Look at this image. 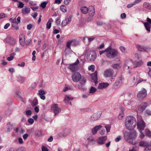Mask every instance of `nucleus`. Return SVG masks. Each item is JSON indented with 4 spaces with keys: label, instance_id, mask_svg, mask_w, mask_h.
<instances>
[{
    "label": "nucleus",
    "instance_id": "f257e3e1",
    "mask_svg": "<svg viewBox=\"0 0 151 151\" xmlns=\"http://www.w3.org/2000/svg\"><path fill=\"white\" fill-rule=\"evenodd\" d=\"M135 119L132 116H128L126 119L125 124L127 128L129 130H133L136 125Z\"/></svg>",
    "mask_w": 151,
    "mask_h": 151
},
{
    "label": "nucleus",
    "instance_id": "f03ea898",
    "mask_svg": "<svg viewBox=\"0 0 151 151\" xmlns=\"http://www.w3.org/2000/svg\"><path fill=\"white\" fill-rule=\"evenodd\" d=\"M72 80L75 82H79L80 84L82 85H84L86 82V79L83 77H82L81 75L78 72H75L71 76Z\"/></svg>",
    "mask_w": 151,
    "mask_h": 151
},
{
    "label": "nucleus",
    "instance_id": "7ed1b4c3",
    "mask_svg": "<svg viewBox=\"0 0 151 151\" xmlns=\"http://www.w3.org/2000/svg\"><path fill=\"white\" fill-rule=\"evenodd\" d=\"M107 52L106 53V56L108 58H113L117 56L119 53L115 49H112L111 47L109 46L106 48Z\"/></svg>",
    "mask_w": 151,
    "mask_h": 151
},
{
    "label": "nucleus",
    "instance_id": "20e7f679",
    "mask_svg": "<svg viewBox=\"0 0 151 151\" xmlns=\"http://www.w3.org/2000/svg\"><path fill=\"white\" fill-rule=\"evenodd\" d=\"M97 56L96 52L93 51H90L87 53V58L88 61H93Z\"/></svg>",
    "mask_w": 151,
    "mask_h": 151
},
{
    "label": "nucleus",
    "instance_id": "39448f33",
    "mask_svg": "<svg viewBox=\"0 0 151 151\" xmlns=\"http://www.w3.org/2000/svg\"><path fill=\"white\" fill-rule=\"evenodd\" d=\"M137 123V128L140 132H142L145 127V124L142 119H141L140 117H138Z\"/></svg>",
    "mask_w": 151,
    "mask_h": 151
},
{
    "label": "nucleus",
    "instance_id": "423d86ee",
    "mask_svg": "<svg viewBox=\"0 0 151 151\" xmlns=\"http://www.w3.org/2000/svg\"><path fill=\"white\" fill-rule=\"evenodd\" d=\"M79 63L78 59H77L76 61L74 63L70 64L69 65V68L72 72L76 71L78 69V67L77 66Z\"/></svg>",
    "mask_w": 151,
    "mask_h": 151
},
{
    "label": "nucleus",
    "instance_id": "0eeeda50",
    "mask_svg": "<svg viewBox=\"0 0 151 151\" xmlns=\"http://www.w3.org/2000/svg\"><path fill=\"white\" fill-rule=\"evenodd\" d=\"M51 110L56 115L61 111V109L59 107L57 104H54L51 106Z\"/></svg>",
    "mask_w": 151,
    "mask_h": 151
},
{
    "label": "nucleus",
    "instance_id": "6e6552de",
    "mask_svg": "<svg viewBox=\"0 0 151 151\" xmlns=\"http://www.w3.org/2000/svg\"><path fill=\"white\" fill-rule=\"evenodd\" d=\"M147 95V91L144 88L142 89L141 91H139L137 95L138 99H142L145 97Z\"/></svg>",
    "mask_w": 151,
    "mask_h": 151
},
{
    "label": "nucleus",
    "instance_id": "1a4fd4ad",
    "mask_svg": "<svg viewBox=\"0 0 151 151\" xmlns=\"http://www.w3.org/2000/svg\"><path fill=\"white\" fill-rule=\"evenodd\" d=\"M104 75L106 77H114V72L113 70L111 69H107L104 71Z\"/></svg>",
    "mask_w": 151,
    "mask_h": 151
},
{
    "label": "nucleus",
    "instance_id": "9d476101",
    "mask_svg": "<svg viewBox=\"0 0 151 151\" xmlns=\"http://www.w3.org/2000/svg\"><path fill=\"white\" fill-rule=\"evenodd\" d=\"M147 22H144L143 24L147 30L150 32L151 27V19L149 18H147Z\"/></svg>",
    "mask_w": 151,
    "mask_h": 151
},
{
    "label": "nucleus",
    "instance_id": "9b49d317",
    "mask_svg": "<svg viewBox=\"0 0 151 151\" xmlns=\"http://www.w3.org/2000/svg\"><path fill=\"white\" fill-rule=\"evenodd\" d=\"M147 106V103L146 102H142L139 105L138 109V111L142 112L144 111Z\"/></svg>",
    "mask_w": 151,
    "mask_h": 151
},
{
    "label": "nucleus",
    "instance_id": "f8f14e48",
    "mask_svg": "<svg viewBox=\"0 0 151 151\" xmlns=\"http://www.w3.org/2000/svg\"><path fill=\"white\" fill-rule=\"evenodd\" d=\"M148 143V142H139L140 146L146 147L145 149V151H150L149 149L147 147L150 146L151 144Z\"/></svg>",
    "mask_w": 151,
    "mask_h": 151
},
{
    "label": "nucleus",
    "instance_id": "ddd939ff",
    "mask_svg": "<svg viewBox=\"0 0 151 151\" xmlns=\"http://www.w3.org/2000/svg\"><path fill=\"white\" fill-rule=\"evenodd\" d=\"M25 38L23 34H20L19 36V41L20 45L22 46H24L25 44Z\"/></svg>",
    "mask_w": 151,
    "mask_h": 151
},
{
    "label": "nucleus",
    "instance_id": "4468645a",
    "mask_svg": "<svg viewBox=\"0 0 151 151\" xmlns=\"http://www.w3.org/2000/svg\"><path fill=\"white\" fill-rule=\"evenodd\" d=\"M10 20H12V27L14 28L16 30H18L19 29V27L18 26V22L16 21V19H10Z\"/></svg>",
    "mask_w": 151,
    "mask_h": 151
},
{
    "label": "nucleus",
    "instance_id": "2eb2a0df",
    "mask_svg": "<svg viewBox=\"0 0 151 151\" xmlns=\"http://www.w3.org/2000/svg\"><path fill=\"white\" fill-rule=\"evenodd\" d=\"M89 11L88 14L89 16L91 17H93L95 14V9L94 7L92 6H89Z\"/></svg>",
    "mask_w": 151,
    "mask_h": 151
},
{
    "label": "nucleus",
    "instance_id": "dca6fc26",
    "mask_svg": "<svg viewBox=\"0 0 151 151\" xmlns=\"http://www.w3.org/2000/svg\"><path fill=\"white\" fill-rule=\"evenodd\" d=\"M30 11V8L27 6H25L22 10V13L24 14H27L29 13Z\"/></svg>",
    "mask_w": 151,
    "mask_h": 151
},
{
    "label": "nucleus",
    "instance_id": "f3484780",
    "mask_svg": "<svg viewBox=\"0 0 151 151\" xmlns=\"http://www.w3.org/2000/svg\"><path fill=\"white\" fill-rule=\"evenodd\" d=\"M109 85V84L108 83H101L99 84L98 86V88L99 89H102L107 87Z\"/></svg>",
    "mask_w": 151,
    "mask_h": 151
},
{
    "label": "nucleus",
    "instance_id": "a211bd4d",
    "mask_svg": "<svg viewBox=\"0 0 151 151\" xmlns=\"http://www.w3.org/2000/svg\"><path fill=\"white\" fill-rule=\"evenodd\" d=\"M102 127L101 125L96 126L95 127L92 129V133L93 134H96L97 131Z\"/></svg>",
    "mask_w": 151,
    "mask_h": 151
},
{
    "label": "nucleus",
    "instance_id": "6ab92c4d",
    "mask_svg": "<svg viewBox=\"0 0 151 151\" xmlns=\"http://www.w3.org/2000/svg\"><path fill=\"white\" fill-rule=\"evenodd\" d=\"M132 134H130L129 132H126L124 133V137L126 141H128L131 139V137L132 135Z\"/></svg>",
    "mask_w": 151,
    "mask_h": 151
},
{
    "label": "nucleus",
    "instance_id": "aec40b11",
    "mask_svg": "<svg viewBox=\"0 0 151 151\" xmlns=\"http://www.w3.org/2000/svg\"><path fill=\"white\" fill-rule=\"evenodd\" d=\"M38 93L41 99L44 100L45 99V96H44L45 94V92L44 90H39Z\"/></svg>",
    "mask_w": 151,
    "mask_h": 151
},
{
    "label": "nucleus",
    "instance_id": "412c9836",
    "mask_svg": "<svg viewBox=\"0 0 151 151\" xmlns=\"http://www.w3.org/2000/svg\"><path fill=\"white\" fill-rule=\"evenodd\" d=\"M136 47L139 51L143 52L146 51V48L142 46L137 45L136 46Z\"/></svg>",
    "mask_w": 151,
    "mask_h": 151
},
{
    "label": "nucleus",
    "instance_id": "4be33fe9",
    "mask_svg": "<svg viewBox=\"0 0 151 151\" xmlns=\"http://www.w3.org/2000/svg\"><path fill=\"white\" fill-rule=\"evenodd\" d=\"M53 19L50 18L48 19L46 24V28L47 29H50L51 27V22H53Z\"/></svg>",
    "mask_w": 151,
    "mask_h": 151
},
{
    "label": "nucleus",
    "instance_id": "5701e85b",
    "mask_svg": "<svg viewBox=\"0 0 151 151\" xmlns=\"http://www.w3.org/2000/svg\"><path fill=\"white\" fill-rule=\"evenodd\" d=\"M143 64V62L142 60H140L138 62H135L134 63V67H137L141 66Z\"/></svg>",
    "mask_w": 151,
    "mask_h": 151
},
{
    "label": "nucleus",
    "instance_id": "b1692460",
    "mask_svg": "<svg viewBox=\"0 0 151 151\" xmlns=\"http://www.w3.org/2000/svg\"><path fill=\"white\" fill-rule=\"evenodd\" d=\"M91 77L92 80L94 81H96L97 78V71H95L91 75Z\"/></svg>",
    "mask_w": 151,
    "mask_h": 151
},
{
    "label": "nucleus",
    "instance_id": "393cba45",
    "mask_svg": "<svg viewBox=\"0 0 151 151\" xmlns=\"http://www.w3.org/2000/svg\"><path fill=\"white\" fill-rule=\"evenodd\" d=\"M81 9V12L83 14H86L88 12V9L85 6L82 7Z\"/></svg>",
    "mask_w": 151,
    "mask_h": 151
},
{
    "label": "nucleus",
    "instance_id": "a878e982",
    "mask_svg": "<svg viewBox=\"0 0 151 151\" xmlns=\"http://www.w3.org/2000/svg\"><path fill=\"white\" fill-rule=\"evenodd\" d=\"M16 55L15 52H13L10 55V57H8L7 58V60L10 61L12 60L14 58V56Z\"/></svg>",
    "mask_w": 151,
    "mask_h": 151
},
{
    "label": "nucleus",
    "instance_id": "bb28decb",
    "mask_svg": "<svg viewBox=\"0 0 151 151\" xmlns=\"http://www.w3.org/2000/svg\"><path fill=\"white\" fill-rule=\"evenodd\" d=\"M73 98L68 96H66L64 99L65 102V103H68L70 100H72Z\"/></svg>",
    "mask_w": 151,
    "mask_h": 151
},
{
    "label": "nucleus",
    "instance_id": "cd10ccee",
    "mask_svg": "<svg viewBox=\"0 0 151 151\" xmlns=\"http://www.w3.org/2000/svg\"><path fill=\"white\" fill-rule=\"evenodd\" d=\"M145 131L146 135L149 137H151V132L148 129H145Z\"/></svg>",
    "mask_w": 151,
    "mask_h": 151
},
{
    "label": "nucleus",
    "instance_id": "c85d7f7f",
    "mask_svg": "<svg viewBox=\"0 0 151 151\" xmlns=\"http://www.w3.org/2000/svg\"><path fill=\"white\" fill-rule=\"evenodd\" d=\"M143 7L147 9H150L151 8V5L148 3L145 2L143 4Z\"/></svg>",
    "mask_w": 151,
    "mask_h": 151
},
{
    "label": "nucleus",
    "instance_id": "c756f323",
    "mask_svg": "<svg viewBox=\"0 0 151 151\" xmlns=\"http://www.w3.org/2000/svg\"><path fill=\"white\" fill-rule=\"evenodd\" d=\"M60 9V10L63 12H65L67 11L65 5H62L61 6Z\"/></svg>",
    "mask_w": 151,
    "mask_h": 151
},
{
    "label": "nucleus",
    "instance_id": "7c9ffc66",
    "mask_svg": "<svg viewBox=\"0 0 151 151\" xmlns=\"http://www.w3.org/2000/svg\"><path fill=\"white\" fill-rule=\"evenodd\" d=\"M112 66L113 68L116 69H119L120 68V64H113Z\"/></svg>",
    "mask_w": 151,
    "mask_h": 151
},
{
    "label": "nucleus",
    "instance_id": "2f4dec72",
    "mask_svg": "<svg viewBox=\"0 0 151 151\" xmlns=\"http://www.w3.org/2000/svg\"><path fill=\"white\" fill-rule=\"evenodd\" d=\"M96 91V89L93 87H92L90 90L89 93H93L95 92Z\"/></svg>",
    "mask_w": 151,
    "mask_h": 151
},
{
    "label": "nucleus",
    "instance_id": "473e14b6",
    "mask_svg": "<svg viewBox=\"0 0 151 151\" xmlns=\"http://www.w3.org/2000/svg\"><path fill=\"white\" fill-rule=\"evenodd\" d=\"M105 127L106 129V132H110L111 128V125L109 124H107L105 126Z\"/></svg>",
    "mask_w": 151,
    "mask_h": 151
},
{
    "label": "nucleus",
    "instance_id": "72a5a7b5",
    "mask_svg": "<svg viewBox=\"0 0 151 151\" xmlns=\"http://www.w3.org/2000/svg\"><path fill=\"white\" fill-rule=\"evenodd\" d=\"M95 67L93 65H91L88 67V69L89 70H91L92 72L94 71Z\"/></svg>",
    "mask_w": 151,
    "mask_h": 151
},
{
    "label": "nucleus",
    "instance_id": "f704fd0d",
    "mask_svg": "<svg viewBox=\"0 0 151 151\" xmlns=\"http://www.w3.org/2000/svg\"><path fill=\"white\" fill-rule=\"evenodd\" d=\"M42 132L40 131H37L35 132V135L37 137H39L42 135Z\"/></svg>",
    "mask_w": 151,
    "mask_h": 151
},
{
    "label": "nucleus",
    "instance_id": "c9c22d12",
    "mask_svg": "<svg viewBox=\"0 0 151 151\" xmlns=\"http://www.w3.org/2000/svg\"><path fill=\"white\" fill-rule=\"evenodd\" d=\"M99 139L101 140V142H105L107 140V137L106 136H105L100 137Z\"/></svg>",
    "mask_w": 151,
    "mask_h": 151
},
{
    "label": "nucleus",
    "instance_id": "e433bc0d",
    "mask_svg": "<svg viewBox=\"0 0 151 151\" xmlns=\"http://www.w3.org/2000/svg\"><path fill=\"white\" fill-rule=\"evenodd\" d=\"M73 42V41L70 40V41H68L67 42V44H66V46H67V47H68V48L69 49H70V46L71 44Z\"/></svg>",
    "mask_w": 151,
    "mask_h": 151
},
{
    "label": "nucleus",
    "instance_id": "4c0bfd02",
    "mask_svg": "<svg viewBox=\"0 0 151 151\" xmlns=\"http://www.w3.org/2000/svg\"><path fill=\"white\" fill-rule=\"evenodd\" d=\"M18 2L19 3L18 5V8H22L24 7V4L22 2L20 1H18Z\"/></svg>",
    "mask_w": 151,
    "mask_h": 151
},
{
    "label": "nucleus",
    "instance_id": "58836bf2",
    "mask_svg": "<svg viewBox=\"0 0 151 151\" xmlns=\"http://www.w3.org/2000/svg\"><path fill=\"white\" fill-rule=\"evenodd\" d=\"M91 118L94 121L97 120L99 119V117L97 116V115L96 114L93 115Z\"/></svg>",
    "mask_w": 151,
    "mask_h": 151
},
{
    "label": "nucleus",
    "instance_id": "ea45409f",
    "mask_svg": "<svg viewBox=\"0 0 151 151\" xmlns=\"http://www.w3.org/2000/svg\"><path fill=\"white\" fill-rule=\"evenodd\" d=\"M25 149L23 147H21L19 148L16 151H25Z\"/></svg>",
    "mask_w": 151,
    "mask_h": 151
},
{
    "label": "nucleus",
    "instance_id": "a19ab883",
    "mask_svg": "<svg viewBox=\"0 0 151 151\" xmlns=\"http://www.w3.org/2000/svg\"><path fill=\"white\" fill-rule=\"evenodd\" d=\"M47 3L45 2H44L42 3L40 5V6L43 8H45L46 6Z\"/></svg>",
    "mask_w": 151,
    "mask_h": 151
},
{
    "label": "nucleus",
    "instance_id": "79ce46f5",
    "mask_svg": "<svg viewBox=\"0 0 151 151\" xmlns=\"http://www.w3.org/2000/svg\"><path fill=\"white\" fill-rule=\"evenodd\" d=\"M124 116V114L123 113L120 114L118 116V118L119 119H122Z\"/></svg>",
    "mask_w": 151,
    "mask_h": 151
},
{
    "label": "nucleus",
    "instance_id": "37998d69",
    "mask_svg": "<svg viewBox=\"0 0 151 151\" xmlns=\"http://www.w3.org/2000/svg\"><path fill=\"white\" fill-rule=\"evenodd\" d=\"M55 22L57 25H59L60 24V20L59 18H57L56 19Z\"/></svg>",
    "mask_w": 151,
    "mask_h": 151
},
{
    "label": "nucleus",
    "instance_id": "c03bdc74",
    "mask_svg": "<svg viewBox=\"0 0 151 151\" xmlns=\"http://www.w3.org/2000/svg\"><path fill=\"white\" fill-rule=\"evenodd\" d=\"M42 151H49L48 149L46 147L43 146L42 148Z\"/></svg>",
    "mask_w": 151,
    "mask_h": 151
},
{
    "label": "nucleus",
    "instance_id": "a18cd8bd",
    "mask_svg": "<svg viewBox=\"0 0 151 151\" xmlns=\"http://www.w3.org/2000/svg\"><path fill=\"white\" fill-rule=\"evenodd\" d=\"M37 13L36 12H35L33 13L32 14V16L35 19L36 18V17L37 16Z\"/></svg>",
    "mask_w": 151,
    "mask_h": 151
},
{
    "label": "nucleus",
    "instance_id": "49530a36",
    "mask_svg": "<svg viewBox=\"0 0 151 151\" xmlns=\"http://www.w3.org/2000/svg\"><path fill=\"white\" fill-rule=\"evenodd\" d=\"M122 137L121 136H118V137H116L115 139V140L116 142H118L121 140V139H122Z\"/></svg>",
    "mask_w": 151,
    "mask_h": 151
},
{
    "label": "nucleus",
    "instance_id": "de8ad7c7",
    "mask_svg": "<svg viewBox=\"0 0 151 151\" xmlns=\"http://www.w3.org/2000/svg\"><path fill=\"white\" fill-rule=\"evenodd\" d=\"M120 50L123 52H125V49L124 47L123 46H121L119 47Z\"/></svg>",
    "mask_w": 151,
    "mask_h": 151
},
{
    "label": "nucleus",
    "instance_id": "09e8293b",
    "mask_svg": "<svg viewBox=\"0 0 151 151\" xmlns=\"http://www.w3.org/2000/svg\"><path fill=\"white\" fill-rule=\"evenodd\" d=\"M107 51V50L106 48L105 50H102L101 51H99V54L100 55H101L103 53H104L105 52H106V53Z\"/></svg>",
    "mask_w": 151,
    "mask_h": 151
},
{
    "label": "nucleus",
    "instance_id": "8fccbe9b",
    "mask_svg": "<svg viewBox=\"0 0 151 151\" xmlns=\"http://www.w3.org/2000/svg\"><path fill=\"white\" fill-rule=\"evenodd\" d=\"M28 122L30 124H32L34 122V120L33 119L30 118L28 119Z\"/></svg>",
    "mask_w": 151,
    "mask_h": 151
},
{
    "label": "nucleus",
    "instance_id": "3c124183",
    "mask_svg": "<svg viewBox=\"0 0 151 151\" xmlns=\"http://www.w3.org/2000/svg\"><path fill=\"white\" fill-rule=\"evenodd\" d=\"M121 17L122 19L125 18L126 17V15L124 13L122 14L121 15Z\"/></svg>",
    "mask_w": 151,
    "mask_h": 151
},
{
    "label": "nucleus",
    "instance_id": "603ef678",
    "mask_svg": "<svg viewBox=\"0 0 151 151\" xmlns=\"http://www.w3.org/2000/svg\"><path fill=\"white\" fill-rule=\"evenodd\" d=\"M26 113L27 115H30L32 114V112L30 110H29L26 111Z\"/></svg>",
    "mask_w": 151,
    "mask_h": 151
},
{
    "label": "nucleus",
    "instance_id": "864d4df0",
    "mask_svg": "<svg viewBox=\"0 0 151 151\" xmlns=\"http://www.w3.org/2000/svg\"><path fill=\"white\" fill-rule=\"evenodd\" d=\"M5 17V15L4 14L1 13L0 14V18H3Z\"/></svg>",
    "mask_w": 151,
    "mask_h": 151
},
{
    "label": "nucleus",
    "instance_id": "5fc2aeb1",
    "mask_svg": "<svg viewBox=\"0 0 151 151\" xmlns=\"http://www.w3.org/2000/svg\"><path fill=\"white\" fill-rule=\"evenodd\" d=\"M104 43L102 44L101 45H100L98 47V49H101L103 48H104Z\"/></svg>",
    "mask_w": 151,
    "mask_h": 151
},
{
    "label": "nucleus",
    "instance_id": "6e6d98bb",
    "mask_svg": "<svg viewBox=\"0 0 151 151\" xmlns=\"http://www.w3.org/2000/svg\"><path fill=\"white\" fill-rule=\"evenodd\" d=\"M71 0H65L64 3L66 5H68Z\"/></svg>",
    "mask_w": 151,
    "mask_h": 151
},
{
    "label": "nucleus",
    "instance_id": "4d7b16f0",
    "mask_svg": "<svg viewBox=\"0 0 151 151\" xmlns=\"http://www.w3.org/2000/svg\"><path fill=\"white\" fill-rule=\"evenodd\" d=\"M142 1V0H135L134 3V4L140 3Z\"/></svg>",
    "mask_w": 151,
    "mask_h": 151
},
{
    "label": "nucleus",
    "instance_id": "13d9d810",
    "mask_svg": "<svg viewBox=\"0 0 151 151\" xmlns=\"http://www.w3.org/2000/svg\"><path fill=\"white\" fill-rule=\"evenodd\" d=\"M32 26L31 24H29L27 25V28L28 29L30 30L32 28Z\"/></svg>",
    "mask_w": 151,
    "mask_h": 151
},
{
    "label": "nucleus",
    "instance_id": "bf43d9fd",
    "mask_svg": "<svg viewBox=\"0 0 151 151\" xmlns=\"http://www.w3.org/2000/svg\"><path fill=\"white\" fill-rule=\"evenodd\" d=\"M32 104L33 106H36L38 102L37 101L35 100L33 101Z\"/></svg>",
    "mask_w": 151,
    "mask_h": 151
},
{
    "label": "nucleus",
    "instance_id": "052dcab7",
    "mask_svg": "<svg viewBox=\"0 0 151 151\" xmlns=\"http://www.w3.org/2000/svg\"><path fill=\"white\" fill-rule=\"evenodd\" d=\"M88 141H91L92 142L94 140L93 138L92 137H90L88 138Z\"/></svg>",
    "mask_w": 151,
    "mask_h": 151
},
{
    "label": "nucleus",
    "instance_id": "680f3d73",
    "mask_svg": "<svg viewBox=\"0 0 151 151\" xmlns=\"http://www.w3.org/2000/svg\"><path fill=\"white\" fill-rule=\"evenodd\" d=\"M95 39V38L93 37H89L88 38V40L89 42H91L93 40Z\"/></svg>",
    "mask_w": 151,
    "mask_h": 151
},
{
    "label": "nucleus",
    "instance_id": "e2e57ef3",
    "mask_svg": "<svg viewBox=\"0 0 151 151\" xmlns=\"http://www.w3.org/2000/svg\"><path fill=\"white\" fill-rule=\"evenodd\" d=\"M10 26V24L9 23L6 24L4 26V28L5 29H7Z\"/></svg>",
    "mask_w": 151,
    "mask_h": 151
},
{
    "label": "nucleus",
    "instance_id": "0e129e2a",
    "mask_svg": "<svg viewBox=\"0 0 151 151\" xmlns=\"http://www.w3.org/2000/svg\"><path fill=\"white\" fill-rule=\"evenodd\" d=\"M53 33L55 34H57L59 32V31L57 29H55L53 31Z\"/></svg>",
    "mask_w": 151,
    "mask_h": 151
},
{
    "label": "nucleus",
    "instance_id": "69168bd1",
    "mask_svg": "<svg viewBox=\"0 0 151 151\" xmlns=\"http://www.w3.org/2000/svg\"><path fill=\"white\" fill-rule=\"evenodd\" d=\"M134 5V4H129L127 5V7L128 8H130L132 7V6Z\"/></svg>",
    "mask_w": 151,
    "mask_h": 151
},
{
    "label": "nucleus",
    "instance_id": "338daca9",
    "mask_svg": "<svg viewBox=\"0 0 151 151\" xmlns=\"http://www.w3.org/2000/svg\"><path fill=\"white\" fill-rule=\"evenodd\" d=\"M28 134H24L23 136L24 139H26L28 137Z\"/></svg>",
    "mask_w": 151,
    "mask_h": 151
},
{
    "label": "nucleus",
    "instance_id": "774afa93",
    "mask_svg": "<svg viewBox=\"0 0 151 151\" xmlns=\"http://www.w3.org/2000/svg\"><path fill=\"white\" fill-rule=\"evenodd\" d=\"M53 138L52 136H50V138L48 139V142H51L53 140Z\"/></svg>",
    "mask_w": 151,
    "mask_h": 151
}]
</instances>
